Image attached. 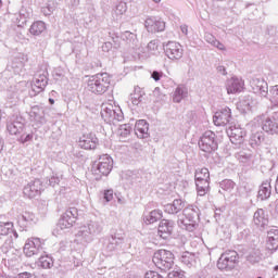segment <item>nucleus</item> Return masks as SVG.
I'll list each match as a JSON object with an SVG mask.
<instances>
[{
	"label": "nucleus",
	"instance_id": "obj_36",
	"mask_svg": "<svg viewBox=\"0 0 278 278\" xmlns=\"http://www.w3.org/2000/svg\"><path fill=\"white\" fill-rule=\"evenodd\" d=\"M123 242H125V239L123 237H118L116 235L112 236L106 241V249L111 252L116 251V248L121 247Z\"/></svg>",
	"mask_w": 278,
	"mask_h": 278
},
{
	"label": "nucleus",
	"instance_id": "obj_63",
	"mask_svg": "<svg viewBox=\"0 0 278 278\" xmlns=\"http://www.w3.org/2000/svg\"><path fill=\"white\" fill-rule=\"evenodd\" d=\"M4 144H5V141L3 140V138L0 137V153L1 151H3Z\"/></svg>",
	"mask_w": 278,
	"mask_h": 278
},
{
	"label": "nucleus",
	"instance_id": "obj_14",
	"mask_svg": "<svg viewBox=\"0 0 278 278\" xmlns=\"http://www.w3.org/2000/svg\"><path fill=\"white\" fill-rule=\"evenodd\" d=\"M144 27L149 34H157L166 29V23L156 16H148L144 21Z\"/></svg>",
	"mask_w": 278,
	"mask_h": 278
},
{
	"label": "nucleus",
	"instance_id": "obj_45",
	"mask_svg": "<svg viewBox=\"0 0 278 278\" xmlns=\"http://www.w3.org/2000/svg\"><path fill=\"white\" fill-rule=\"evenodd\" d=\"M195 181H210V169L205 167L197 169Z\"/></svg>",
	"mask_w": 278,
	"mask_h": 278
},
{
	"label": "nucleus",
	"instance_id": "obj_6",
	"mask_svg": "<svg viewBox=\"0 0 278 278\" xmlns=\"http://www.w3.org/2000/svg\"><path fill=\"white\" fill-rule=\"evenodd\" d=\"M200 151L203 153H214L218 151V139H216V132L206 130L200 138L199 142Z\"/></svg>",
	"mask_w": 278,
	"mask_h": 278
},
{
	"label": "nucleus",
	"instance_id": "obj_32",
	"mask_svg": "<svg viewBox=\"0 0 278 278\" xmlns=\"http://www.w3.org/2000/svg\"><path fill=\"white\" fill-rule=\"evenodd\" d=\"M188 98V88L184 85H179L173 94L174 103H181L184 99Z\"/></svg>",
	"mask_w": 278,
	"mask_h": 278
},
{
	"label": "nucleus",
	"instance_id": "obj_44",
	"mask_svg": "<svg viewBox=\"0 0 278 278\" xmlns=\"http://www.w3.org/2000/svg\"><path fill=\"white\" fill-rule=\"evenodd\" d=\"M235 157L238 160V162H241V164H249L251 162V157H253V154H251L250 151H239L235 154Z\"/></svg>",
	"mask_w": 278,
	"mask_h": 278
},
{
	"label": "nucleus",
	"instance_id": "obj_62",
	"mask_svg": "<svg viewBox=\"0 0 278 278\" xmlns=\"http://www.w3.org/2000/svg\"><path fill=\"white\" fill-rule=\"evenodd\" d=\"M70 1V5L75 7V5H79V0H67Z\"/></svg>",
	"mask_w": 278,
	"mask_h": 278
},
{
	"label": "nucleus",
	"instance_id": "obj_37",
	"mask_svg": "<svg viewBox=\"0 0 278 278\" xmlns=\"http://www.w3.org/2000/svg\"><path fill=\"white\" fill-rule=\"evenodd\" d=\"M132 105H140L144 101V90L140 87H135L134 93L130 94Z\"/></svg>",
	"mask_w": 278,
	"mask_h": 278
},
{
	"label": "nucleus",
	"instance_id": "obj_43",
	"mask_svg": "<svg viewBox=\"0 0 278 278\" xmlns=\"http://www.w3.org/2000/svg\"><path fill=\"white\" fill-rule=\"evenodd\" d=\"M130 134H131V125L124 124L119 126L117 135L119 136L121 142H125V138H128Z\"/></svg>",
	"mask_w": 278,
	"mask_h": 278
},
{
	"label": "nucleus",
	"instance_id": "obj_61",
	"mask_svg": "<svg viewBox=\"0 0 278 278\" xmlns=\"http://www.w3.org/2000/svg\"><path fill=\"white\" fill-rule=\"evenodd\" d=\"M178 220H184V225H190L188 217L179 216Z\"/></svg>",
	"mask_w": 278,
	"mask_h": 278
},
{
	"label": "nucleus",
	"instance_id": "obj_50",
	"mask_svg": "<svg viewBox=\"0 0 278 278\" xmlns=\"http://www.w3.org/2000/svg\"><path fill=\"white\" fill-rule=\"evenodd\" d=\"M159 47H160V41L157 39H154L148 43L147 49H148L149 53L154 55V53H155V51H157Z\"/></svg>",
	"mask_w": 278,
	"mask_h": 278
},
{
	"label": "nucleus",
	"instance_id": "obj_53",
	"mask_svg": "<svg viewBox=\"0 0 278 278\" xmlns=\"http://www.w3.org/2000/svg\"><path fill=\"white\" fill-rule=\"evenodd\" d=\"M114 199V191L113 190H106L104 191V200L106 203H110Z\"/></svg>",
	"mask_w": 278,
	"mask_h": 278
},
{
	"label": "nucleus",
	"instance_id": "obj_26",
	"mask_svg": "<svg viewBox=\"0 0 278 278\" xmlns=\"http://www.w3.org/2000/svg\"><path fill=\"white\" fill-rule=\"evenodd\" d=\"M135 134L137 138H149V123L144 119H139L135 125Z\"/></svg>",
	"mask_w": 278,
	"mask_h": 278
},
{
	"label": "nucleus",
	"instance_id": "obj_16",
	"mask_svg": "<svg viewBox=\"0 0 278 278\" xmlns=\"http://www.w3.org/2000/svg\"><path fill=\"white\" fill-rule=\"evenodd\" d=\"M23 192L28 199H35L42 192V181L40 179L31 180L24 187Z\"/></svg>",
	"mask_w": 278,
	"mask_h": 278
},
{
	"label": "nucleus",
	"instance_id": "obj_1",
	"mask_svg": "<svg viewBox=\"0 0 278 278\" xmlns=\"http://www.w3.org/2000/svg\"><path fill=\"white\" fill-rule=\"evenodd\" d=\"M112 78L108 73H99L92 75L87 80V90L92 94H105V91L110 89Z\"/></svg>",
	"mask_w": 278,
	"mask_h": 278
},
{
	"label": "nucleus",
	"instance_id": "obj_46",
	"mask_svg": "<svg viewBox=\"0 0 278 278\" xmlns=\"http://www.w3.org/2000/svg\"><path fill=\"white\" fill-rule=\"evenodd\" d=\"M14 231V224L12 222H0V236H9Z\"/></svg>",
	"mask_w": 278,
	"mask_h": 278
},
{
	"label": "nucleus",
	"instance_id": "obj_34",
	"mask_svg": "<svg viewBox=\"0 0 278 278\" xmlns=\"http://www.w3.org/2000/svg\"><path fill=\"white\" fill-rule=\"evenodd\" d=\"M264 140H266L264 134L262 131H256L251 134L249 143L253 149H257V147H262Z\"/></svg>",
	"mask_w": 278,
	"mask_h": 278
},
{
	"label": "nucleus",
	"instance_id": "obj_33",
	"mask_svg": "<svg viewBox=\"0 0 278 278\" xmlns=\"http://www.w3.org/2000/svg\"><path fill=\"white\" fill-rule=\"evenodd\" d=\"M180 262L187 266V268H192V266H197V254L184 252L180 256Z\"/></svg>",
	"mask_w": 278,
	"mask_h": 278
},
{
	"label": "nucleus",
	"instance_id": "obj_29",
	"mask_svg": "<svg viewBox=\"0 0 278 278\" xmlns=\"http://www.w3.org/2000/svg\"><path fill=\"white\" fill-rule=\"evenodd\" d=\"M267 248L269 251H277L278 249V229L273 228L267 232Z\"/></svg>",
	"mask_w": 278,
	"mask_h": 278
},
{
	"label": "nucleus",
	"instance_id": "obj_25",
	"mask_svg": "<svg viewBox=\"0 0 278 278\" xmlns=\"http://www.w3.org/2000/svg\"><path fill=\"white\" fill-rule=\"evenodd\" d=\"M184 207H186V202L181 199H176L173 203L164 205V212H166V214H179Z\"/></svg>",
	"mask_w": 278,
	"mask_h": 278
},
{
	"label": "nucleus",
	"instance_id": "obj_60",
	"mask_svg": "<svg viewBox=\"0 0 278 278\" xmlns=\"http://www.w3.org/2000/svg\"><path fill=\"white\" fill-rule=\"evenodd\" d=\"M180 30L182 31V34H184L185 36H188V26H187V25L180 26Z\"/></svg>",
	"mask_w": 278,
	"mask_h": 278
},
{
	"label": "nucleus",
	"instance_id": "obj_22",
	"mask_svg": "<svg viewBox=\"0 0 278 278\" xmlns=\"http://www.w3.org/2000/svg\"><path fill=\"white\" fill-rule=\"evenodd\" d=\"M29 116L37 125H47V115L43 108L38 105L31 106Z\"/></svg>",
	"mask_w": 278,
	"mask_h": 278
},
{
	"label": "nucleus",
	"instance_id": "obj_48",
	"mask_svg": "<svg viewBox=\"0 0 278 278\" xmlns=\"http://www.w3.org/2000/svg\"><path fill=\"white\" fill-rule=\"evenodd\" d=\"M34 218H36L34 213L26 212L20 215L18 223L25 227V225H27L28 223L34 222Z\"/></svg>",
	"mask_w": 278,
	"mask_h": 278
},
{
	"label": "nucleus",
	"instance_id": "obj_30",
	"mask_svg": "<svg viewBox=\"0 0 278 278\" xmlns=\"http://www.w3.org/2000/svg\"><path fill=\"white\" fill-rule=\"evenodd\" d=\"M127 12V3L124 1L118 2L111 12L113 21H121L123 15Z\"/></svg>",
	"mask_w": 278,
	"mask_h": 278
},
{
	"label": "nucleus",
	"instance_id": "obj_40",
	"mask_svg": "<svg viewBox=\"0 0 278 278\" xmlns=\"http://www.w3.org/2000/svg\"><path fill=\"white\" fill-rule=\"evenodd\" d=\"M122 39L130 45V47H138V36L129 30L122 34Z\"/></svg>",
	"mask_w": 278,
	"mask_h": 278
},
{
	"label": "nucleus",
	"instance_id": "obj_41",
	"mask_svg": "<svg viewBox=\"0 0 278 278\" xmlns=\"http://www.w3.org/2000/svg\"><path fill=\"white\" fill-rule=\"evenodd\" d=\"M199 197H205L210 192V180L195 181Z\"/></svg>",
	"mask_w": 278,
	"mask_h": 278
},
{
	"label": "nucleus",
	"instance_id": "obj_7",
	"mask_svg": "<svg viewBox=\"0 0 278 278\" xmlns=\"http://www.w3.org/2000/svg\"><path fill=\"white\" fill-rule=\"evenodd\" d=\"M101 116L105 123H121L125 118L121 108L112 104H102Z\"/></svg>",
	"mask_w": 278,
	"mask_h": 278
},
{
	"label": "nucleus",
	"instance_id": "obj_64",
	"mask_svg": "<svg viewBox=\"0 0 278 278\" xmlns=\"http://www.w3.org/2000/svg\"><path fill=\"white\" fill-rule=\"evenodd\" d=\"M274 205H275V210H276V212L278 214V199L274 202Z\"/></svg>",
	"mask_w": 278,
	"mask_h": 278
},
{
	"label": "nucleus",
	"instance_id": "obj_52",
	"mask_svg": "<svg viewBox=\"0 0 278 278\" xmlns=\"http://www.w3.org/2000/svg\"><path fill=\"white\" fill-rule=\"evenodd\" d=\"M31 140H34L33 134L22 135L20 138V142H22V144H25V142H31Z\"/></svg>",
	"mask_w": 278,
	"mask_h": 278
},
{
	"label": "nucleus",
	"instance_id": "obj_57",
	"mask_svg": "<svg viewBox=\"0 0 278 278\" xmlns=\"http://www.w3.org/2000/svg\"><path fill=\"white\" fill-rule=\"evenodd\" d=\"M102 51H104V53L112 51V42H104L102 45Z\"/></svg>",
	"mask_w": 278,
	"mask_h": 278
},
{
	"label": "nucleus",
	"instance_id": "obj_8",
	"mask_svg": "<svg viewBox=\"0 0 278 278\" xmlns=\"http://www.w3.org/2000/svg\"><path fill=\"white\" fill-rule=\"evenodd\" d=\"M101 116L105 123H121L125 118L121 108L112 104H102Z\"/></svg>",
	"mask_w": 278,
	"mask_h": 278
},
{
	"label": "nucleus",
	"instance_id": "obj_42",
	"mask_svg": "<svg viewBox=\"0 0 278 278\" xmlns=\"http://www.w3.org/2000/svg\"><path fill=\"white\" fill-rule=\"evenodd\" d=\"M58 9V2L54 0H49L42 8L41 12L43 16H51L53 12Z\"/></svg>",
	"mask_w": 278,
	"mask_h": 278
},
{
	"label": "nucleus",
	"instance_id": "obj_38",
	"mask_svg": "<svg viewBox=\"0 0 278 278\" xmlns=\"http://www.w3.org/2000/svg\"><path fill=\"white\" fill-rule=\"evenodd\" d=\"M204 40L208 45H212V47H216V49H219V51H225V45H223L220 41H218V39H216V37H214V35H212L210 33H205Z\"/></svg>",
	"mask_w": 278,
	"mask_h": 278
},
{
	"label": "nucleus",
	"instance_id": "obj_59",
	"mask_svg": "<svg viewBox=\"0 0 278 278\" xmlns=\"http://www.w3.org/2000/svg\"><path fill=\"white\" fill-rule=\"evenodd\" d=\"M217 72L220 73V75H227V70L223 65L217 66Z\"/></svg>",
	"mask_w": 278,
	"mask_h": 278
},
{
	"label": "nucleus",
	"instance_id": "obj_4",
	"mask_svg": "<svg viewBox=\"0 0 278 278\" xmlns=\"http://www.w3.org/2000/svg\"><path fill=\"white\" fill-rule=\"evenodd\" d=\"M182 217L187 218L190 224H184V219L178 220V227L186 231H194L197 229V220L199 219V207L189 205L184 208Z\"/></svg>",
	"mask_w": 278,
	"mask_h": 278
},
{
	"label": "nucleus",
	"instance_id": "obj_19",
	"mask_svg": "<svg viewBox=\"0 0 278 278\" xmlns=\"http://www.w3.org/2000/svg\"><path fill=\"white\" fill-rule=\"evenodd\" d=\"M78 144L80 149H86V150L97 149V144H99V139L97 138V136H94V134L90 132L87 135H83L79 138Z\"/></svg>",
	"mask_w": 278,
	"mask_h": 278
},
{
	"label": "nucleus",
	"instance_id": "obj_47",
	"mask_svg": "<svg viewBox=\"0 0 278 278\" xmlns=\"http://www.w3.org/2000/svg\"><path fill=\"white\" fill-rule=\"evenodd\" d=\"M38 266L45 269L53 268V257L50 255H43L38 261Z\"/></svg>",
	"mask_w": 278,
	"mask_h": 278
},
{
	"label": "nucleus",
	"instance_id": "obj_35",
	"mask_svg": "<svg viewBox=\"0 0 278 278\" xmlns=\"http://www.w3.org/2000/svg\"><path fill=\"white\" fill-rule=\"evenodd\" d=\"M163 213L161 210H154L147 215H144L143 220L146 225H153V223H157V220H162Z\"/></svg>",
	"mask_w": 278,
	"mask_h": 278
},
{
	"label": "nucleus",
	"instance_id": "obj_5",
	"mask_svg": "<svg viewBox=\"0 0 278 278\" xmlns=\"http://www.w3.org/2000/svg\"><path fill=\"white\" fill-rule=\"evenodd\" d=\"M175 255L168 250H159L153 255V264L160 270H170L173 264H175Z\"/></svg>",
	"mask_w": 278,
	"mask_h": 278
},
{
	"label": "nucleus",
	"instance_id": "obj_39",
	"mask_svg": "<svg viewBox=\"0 0 278 278\" xmlns=\"http://www.w3.org/2000/svg\"><path fill=\"white\" fill-rule=\"evenodd\" d=\"M45 29H47V25L45 24V22L37 21L31 24L29 31L33 36H40V34H42Z\"/></svg>",
	"mask_w": 278,
	"mask_h": 278
},
{
	"label": "nucleus",
	"instance_id": "obj_21",
	"mask_svg": "<svg viewBox=\"0 0 278 278\" xmlns=\"http://www.w3.org/2000/svg\"><path fill=\"white\" fill-rule=\"evenodd\" d=\"M48 84L49 78L47 77V74H39L33 80L31 90L35 92V94H40V92L45 91Z\"/></svg>",
	"mask_w": 278,
	"mask_h": 278
},
{
	"label": "nucleus",
	"instance_id": "obj_20",
	"mask_svg": "<svg viewBox=\"0 0 278 278\" xmlns=\"http://www.w3.org/2000/svg\"><path fill=\"white\" fill-rule=\"evenodd\" d=\"M262 129L267 134H278V113H274L270 117L263 119Z\"/></svg>",
	"mask_w": 278,
	"mask_h": 278
},
{
	"label": "nucleus",
	"instance_id": "obj_12",
	"mask_svg": "<svg viewBox=\"0 0 278 278\" xmlns=\"http://www.w3.org/2000/svg\"><path fill=\"white\" fill-rule=\"evenodd\" d=\"M7 129L11 136H18L25 129V118L13 115L7 124Z\"/></svg>",
	"mask_w": 278,
	"mask_h": 278
},
{
	"label": "nucleus",
	"instance_id": "obj_11",
	"mask_svg": "<svg viewBox=\"0 0 278 278\" xmlns=\"http://www.w3.org/2000/svg\"><path fill=\"white\" fill-rule=\"evenodd\" d=\"M42 244H45V240H41L40 238L27 239L24 245V254L26 257H34V255H38V253H40V249H42Z\"/></svg>",
	"mask_w": 278,
	"mask_h": 278
},
{
	"label": "nucleus",
	"instance_id": "obj_49",
	"mask_svg": "<svg viewBox=\"0 0 278 278\" xmlns=\"http://www.w3.org/2000/svg\"><path fill=\"white\" fill-rule=\"evenodd\" d=\"M222 190H225L226 192H231V190H233V188H236V182H233L232 180L226 179L223 180L219 184Z\"/></svg>",
	"mask_w": 278,
	"mask_h": 278
},
{
	"label": "nucleus",
	"instance_id": "obj_18",
	"mask_svg": "<svg viewBox=\"0 0 278 278\" xmlns=\"http://www.w3.org/2000/svg\"><path fill=\"white\" fill-rule=\"evenodd\" d=\"M173 229H175V222L163 219L159 224L157 233L163 240H168V238H170V236L173 235Z\"/></svg>",
	"mask_w": 278,
	"mask_h": 278
},
{
	"label": "nucleus",
	"instance_id": "obj_28",
	"mask_svg": "<svg viewBox=\"0 0 278 278\" xmlns=\"http://www.w3.org/2000/svg\"><path fill=\"white\" fill-rule=\"evenodd\" d=\"M253 105H255V101L253 100V97L245 96L243 97L239 103L237 104L238 110L240 112H243V114H247V112H251L253 109Z\"/></svg>",
	"mask_w": 278,
	"mask_h": 278
},
{
	"label": "nucleus",
	"instance_id": "obj_27",
	"mask_svg": "<svg viewBox=\"0 0 278 278\" xmlns=\"http://www.w3.org/2000/svg\"><path fill=\"white\" fill-rule=\"evenodd\" d=\"M270 194H273V187L270 186V180H265L258 188V199L261 201H266L270 199Z\"/></svg>",
	"mask_w": 278,
	"mask_h": 278
},
{
	"label": "nucleus",
	"instance_id": "obj_3",
	"mask_svg": "<svg viewBox=\"0 0 278 278\" xmlns=\"http://www.w3.org/2000/svg\"><path fill=\"white\" fill-rule=\"evenodd\" d=\"M103 231V227L99 222H88L87 224L79 227L77 232V238L83 240V242H92L94 236H99Z\"/></svg>",
	"mask_w": 278,
	"mask_h": 278
},
{
	"label": "nucleus",
	"instance_id": "obj_23",
	"mask_svg": "<svg viewBox=\"0 0 278 278\" xmlns=\"http://www.w3.org/2000/svg\"><path fill=\"white\" fill-rule=\"evenodd\" d=\"M226 89L228 94H238V92L244 89V80L238 77H232L227 80Z\"/></svg>",
	"mask_w": 278,
	"mask_h": 278
},
{
	"label": "nucleus",
	"instance_id": "obj_51",
	"mask_svg": "<svg viewBox=\"0 0 278 278\" xmlns=\"http://www.w3.org/2000/svg\"><path fill=\"white\" fill-rule=\"evenodd\" d=\"M1 251L5 253V255L10 256V253H13L14 248H12V245H10V243L4 242V244L1 248Z\"/></svg>",
	"mask_w": 278,
	"mask_h": 278
},
{
	"label": "nucleus",
	"instance_id": "obj_54",
	"mask_svg": "<svg viewBox=\"0 0 278 278\" xmlns=\"http://www.w3.org/2000/svg\"><path fill=\"white\" fill-rule=\"evenodd\" d=\"M58 184H60V177L58 176H52L49 179V186H51L52 188H55V186H58Z\"/></svg>",
	"mask_w": 278,
	"mask_h": 278
},
{
	"label": "nucleus",
	"instance_id": "obj_10",
	"mask_svg": "<svg viewBox=\"0 0 278 278\" xmlns=\"http://www.w3.org/2000/svg\"><path fill=\"white\" fill-rule=\"evenodd\" d=\"M77 216H78L77 208L71 207L66 210L65 213L59 219L56 229H60L61 231L71 229V227L75 225V220H77Z\"/></svg>",
	"mask_w": 278,
	"mask_h": 278
},
{
	"label": "nucleus",
	"instance_id": "obj_17",
	"mask_svg": "<svg viewBox=\"0 0 278 278\" xmlns=\"http://www.w3.org/2000/svg\"><path fill=\"white\" fill-rule=\"evenodd\" d=\"M227 134L232 144H242L244 136H247V131L238 126H230Z\"/></svg>",
	"mask_w": 278,
	"mask_h": 278
},
{
	"label": "nucleus",
	"instance_id": "obj_2",
	"mask_svg": "<svg viewBox=\"0 0 278 278\" xmlns=\"http://www.w3.org/2000/svg\"><path fill=\"white\" fill-rule=\"evenodd\" d=\"M112 168H114V161L108 154H102L99 159L93 163L92 174L96 175V179H101V177H108L110 173H112Z\"/></svg>",
	"mask_w": 278,
	"mask_h": 278
},
{
	"label": "nucleus",
	"instance_id": "obj_13",
	"mask_svg": "<svg viewBox=\"0 0 278 278\" xmlns=\"http://www.w3.org/2000/svg\"><path fill=\"white\" fill-rule=\"evenodd\" d=\"M164 51L169 60H181L184 58V47L177 41H168Z\"/></svg>",
	"mask_w": 278,
	"mask_h": 278
},
{
	"label": "nucleus",
	"instance_id": "obj_56",
	"mask_svg": "<svg viewBox=\"0 0 278 278\" xmlns=\"http://www.w3.org/2000/svg\"><path fill=\"white\" fill-rule=\"evenodd\" d=\"M151 77L154 81H160V79H162V72L154 71L152 72Z\"/></svg>",
	"mask_w": 278,
	"mask_h": 278
},
{
	"label": "nucleus",
	"instance_id": "obj_58",
	"mask_svg": "<svg viewBox=\"0 0 278 278\" xmlns=\"http://www.w3.org/2000/svg\"><path fill=\"white\" fill-rule=\"evenodd\" d=\"M30 277H31L30 273L24 271V273L18 274L15 277H8V278H30Z\"/></svg>",
	"mask_w": 278,
	"mask_h": 278
},
{
	"label": "nucleus",
	"instance_id": "obj_55",
	"mask_svg": "<svg viewBox=\"0 0 278 278\" xmlns=\"http://www.w3.org/2000/svg\"><path fill=\"white\" fill-rule=\"evenodd\" d=\"M167 278H184V273L181 271H170Z\"/></svg>",
	"mask_w": 278,
	"mask_h": 278
},
{
	"label": "nucleus",
	"instance_id": "obj_31",
	"mask_svg": "<svg viewBox=\"0 0 278 278\" xmlns=\"http://www.w3.org/2000/svg\"><path fill=\"white\" fill-rule=\"evenodd\" d=\"M254 225H256L257 227H266V225H268V215H266V212L264 211V208H258L255 213H254Z\"/></svg>",
	"mask_w": 278,
	"mask_h": 278
},
{
	"label": "nucleus",
	"instance_id": "obj_24",
	"mask_svg": "<svg viewBox=\"0 0 278 278\" xmlns=\"http://www.w3.org/2000/svg\"><path fill=\"white\" fill-rule=\"evenodd\" d=\"M252 90L261 97L268 96V83L264 78H253L251 81Z\"/></svg>",
	"mask_w": 278,
	"mask_h": 278
},
{
	"label": "nucleus",
	"instance_id": "obj_15",
	"mask_svg": "<svg viewBox=\"0 0 278 278\" xmlns=\"http://www.w3.org/2000/svg\"><path fill=\"white\" fill-rule=\"evenodd\" d=\"M231 121V109L225 106L217 111L213 116V123L216 127H225V125H229Z\"/></svg>",
	"mask_w": 278,
	"mask_h": 278
},
{
	"label": "nucleus",
	"instance_id": "obj_9",
	"mask_svg": "<svg viewBox=\"0 0 278 278\" xmlns=\"http://www.w3.org/2000/svg\"><path fill=\"white\" fill-rule=\"evenodd\" d=\"M236 262H238V252L228 250L217 261V268L219 270H231V268H235Z\"/></svg>",
	"mask_w": 278,
	"mask_h": 278
}]
</instances>
